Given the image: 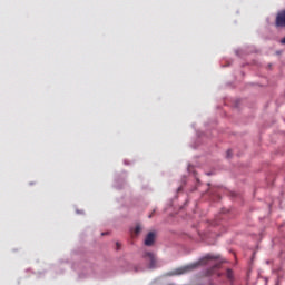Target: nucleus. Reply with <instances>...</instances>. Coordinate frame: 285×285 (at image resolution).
I'll list each match as a JSON object with an SVG mask.
<instances>
[{"mask_svg": "<svg viewBox=\"0 0 285 285\" xmlns=\"http://www.w3.org/2000/svg\"><path fill=\"white\" fill-rule=\"evenodd\" d=\"M210 259H219V256L207 255L197 263H191L189 265H185L183 267L176 268L174 272H171V275H186V273H190V271H195V268H197L198 266H204L208 264Z\"/></svg>", "mask_w": 285, "mask_h": 285, "instance_id": "obj_1", "label": "nucleus"}, {"mask_svg": "<svg viewBox=\"0 0 285 285\" xmlns=\"http://www.w3.org/2000/svg\"><path fill=\"white\" fill-rule=\"evenodd\" d=\"M144 257L149 262V268H155V266H157V257L155 256V253L146 252Z\"/></svg>", "mask_w": 285, "mask_h": 285, "instance_id": "obj_2", "label": "nucleus"}, {"mask_svg": "<svg viewBox=\"0 0 285 285\" xmlns=\"http://www.w3.org/2000/svg\"><path fill=\"white\" fill-rule=\"evenodd\" d=\"M157 239V234L155 232H149L144 240L145 246H153Z\"/></svg>", "mask_w": 285, "mask_h": 285, "instance_id": "obj_3", "label": "nucleus"}, {"mask_svg": "<svg viewBox=\"0 0 285 285\" xmlns=\"http://www.w3.org/2000/svg\"><path fill=\"white\" fill-rule=\"evenodd\" d=\"M276 27L277 28H285V10L277 13V16H276Z\"/></svg>", "mask_w": 285, "mask_h": 285, "instance_id": "obj_4", "label": "nucleus"}, {"mask_svg": "<svg viewBox=\"0 0 285 285\" xmlns=\"http://www.w3.org/2000/svg\"><path fill=\"white\" fill-rule=\"evenodd\" d=\"M142 227L141 225H136V227L131 230V235L132 237H139V235L141 234Z\"/></svg>", "mask_w": 285, "mask_h": 285, "instance_id": "obj_5", "label": "nucleus"}, {"mask_svg": "<svg viewBox=\"0 0 285 285\" xmlns=\"http://www.w3.org/2000/svg\"><path fill=\"white\" fill-rule=\"evenodd\" d=\"M226 277L227 279H229V282H233L234 279L233 269H227Z\"/></svg>", "mask_w": 285, "mask_h": 285, "instance_id": "obj_6", "label": "nucleus"}, {"mask_svg": "<svg viewBox=\"0 0 285 285\" xmlns=\"http://www.w3.org/2000/svg\"><path fill=\"white\" fill-rule=\"evenodd\" d=\"M220 264H216L214 265L208 272V275H213V273H215V271H217L219 268Z\"/></svg>", "mask_w": 285, "mask_h": 285, "instance_id": "obj_7", "label": "nucleus"}, {"mask_svg": "<svg viewBox=\"0 0 285 285\" xmlns=\"http://www.w3.org/2000/svg\"><path fill=\"white\" fill-rule=\"evenodd\" d=\"M227 157L228 158L233 157V150H230V149L227 150Z\"/></svg>", "mask_w": 285, "mask_h": 285, "instance_id": "obj_8", "label": "nucleus"}, {"mask_svg": "<svg viewBox=\"0 0 285 285\" xmlns=\"http://www.w3.org/2000/svg\"><path fill=\"white\" fill-rule=\"evenodd\" d=\"M281 43L285 45V37L281 40Z\"/></svg>", "mask_w": 285, "mask_h": 285, "instance_id": "obj_9", "label": "nucleus"}, {"mask_svg": "<svg viewBox=\"0 0 285 285\" xmlns=\"http://www.w3.org/2000/svg\"><path fill=\"white\" fill-rule=\"evenodd\" d=\"M117 247L119 248V243H117Z\"/></svg>", "mask_w": 285, "mask_h": 285, "instance_id": "obj_10", "label": "nucleus"}, {"mask_svg": "<svg viewBox=\"0 0 285 285\" xmlns=\"http://www.w3.org/2000/svg\"><path fill=\"white\" fill-rule=\"evenodd\" d=\"M153 217V215H149V218Z\"/></svg>", "mask_w": 285, "mask_h": 285, "instance_id": "obj_11", "label": "nucleus"}]
</instances>
